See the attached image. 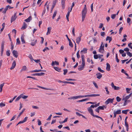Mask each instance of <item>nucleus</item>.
<instances>
[{"label": "nucleus", "instance_id": "bf43d9fd", "mask_svg": "<svg viewBox=\"0 0 132 132\" xmlns=\"http://www.w3.org/2000/svg\"><path fill=\"white\" fill-rule=\"evenodd\" d=\"M116 16V14H112L111 15V18H112V19H114L115 18Z\"/></svg>", "mask_w": 132, "mask_h": 132}, {"label": "nucleus", "instance_id": "6e6d98bb", "mask_svg": "<svg viewBox=\"0 0 132 132\" xmlns=\"http://www.w3.org/2000/svg\"><path fill=\"white\" fill-rule=\"evenodd\" d=\"M105 89L106 91L107 92V93H106L107 94H109V92L108 90V88L107 87H105Z\"/></svg>", "mask_w": 132, "mask_h": 132}, {"label": "nucleus", "instance_id": "393cba45", "mask_svg": "<svg viewBox=\"0 0 132 132\" xmlns=\"http://www.w3.org/2000/svg\"><path fill=\"white\" fill-rule=\"evenodd\" d=\"M87 10H83L82 12V15L86 16Z\"/></svg>", "mask_w": 132, "mask_h": 132}, {"label": "nucleus", "instance_id": "473e14b6", "mask_svg": "<svg viewBox=\"0 0 132 132\" xmlns=\"http://www.w3.org/2000/svg\"><path fill=\"white\" fill-rule=\"evenodd\" d=\"M21 41L22 43L23 44V43H25V40H24V37L23 36H22L21 37Z\"/></svg>", "mask_w": 132, "mask_h": 132}, {"label": "nucleus", "instance_id": "de8ad7c7", "mask_svg": "<svg viewBox=\"0 0 132 132\" xmlns=\"http://www.w3.org/2000/svg\"><path fill=\"white\" fill-rule=\"evenodd\" d=\"M6 54L7 56H10V51L8 50L6 52Z\"/></svg>", "mask_w": 132, "mask_h": 132}, {"label": "nucleus", "instance_id": "69168bd1", "mask_svg": "<svg viewBox=\"0 0 132 132\" xmlns=\"http://www.w3.org/2000/svg\"><path fill=\"white\" fill-rule=\"evenodd\" d=\"M119 52L120 54H121L124 53V50H119Z\"/></svg>", "mask_w": 132, "mask_h": 132}, {"label": "nucleus", "instance_id": "4c0bfd02", "mask_svg": "<svg viewBox=\"0 0 132 132\" xmlns=\"http://www.w3.org/2000/svg\"><path fill=\"white\" fill-rule=\"evenodd\" d=\"M127 54L130 57L132 56V53H131L129 52H126Z\"/></svg>", "mask_w": 132, "mask_h": 132}, {"label": "nucleus", "instance_id": "f257e3e1", "mask_svg": "<svg viewBox=\"0 0 132 132\" xmlns=\"http://www.w3.org/2000/svg\"><path fill=\"white\" fill-rule=\"evenodd\" d=\"M99 105L100 103H98L95 105H91L89 107L87 108L88 111L90 114L93 113V110L92 108H94L95 107H96L99 106Z\"/></svg>", "mask_w": 132, "mask_h": 132}, {"label": "nucleus", "instance_id": "7ed1b4c3", "mask_svg": "<svg viewBox=\"0 0 132 132\" xmlns=\"http://www.w3.org/2000/svg\"><path fill=\"white\" fill-rule=\"evenodd\" d=\"M100 96V94H90V95H83L82 96V97H94L97 96Z\"/></svg>", "mask_w": 132, "mask_h": 132}, {"label": "nucleus", "instance_id": "a19ab883", "mask_svg": "<svg viewBox=\"0 0 132 132\" xmlns=\"http://www.w3.org/2000/svg\"><path fill=\"white\" fill-rule=\"evenodd\" d=\"M75 28L74 27H73V28L72 29V33L73 35L74 36H75Z\"/></svg>", "mask_w": 132, "mask_h": 132}, {"label": "nucleus", "instance_id": "4d7b16f0", "mask_svg": "<svg viewBox=\"0 0 132 132\" xmlns=\"http://www.w3.org/2000/svg\"><path fill=\"white\" fill-rule=\"evenodd\" d=\"M131 43H130L128 44V46L129 48L132 49V46H131Z\"/></svg>", "mask_w": 132, "mask_h": 132}, {"label": "nucleus", "instance_id": "c756f323", "mask_svg": "<svg viewBox=\"0 0 132 132\" xmlns=\"http://www.w3.org/2000/svg\"><path fill=\"white\" fill-rule=\"evenodd\" d=\"M68 12L67 13L66 15V17H69V16L70 12L71 11H70V10L69 7L68 8Z\"/></svg>", "mask_w": 132, "mask_h": 132}, {"label": "nucleus", "instance_id": "338daca9", "mask_svg": "<svg viewBox=\"0 0 132 132\" xmlns=\"http://www.w3.org/2000/svg\"><path fill=\"white\" fill-rule=\"evenodd\" d=\"M94 57L95 59H97L98 58V56L97 54L94 55Z\"/></svg>", "mask_w": 132, "mask_h": 132}, {"label": "nucleus", "instance_id": "a18cd8bd", "mask_svg": "<svg viewBox=\"0 0 132 132\" xmlns=\"http://www.w3.org/2000/svg\"><path fill=\"white\" fill-rule=\"evenodd\" d=\"M131 90V88H126V92L127 93H129V91Z\"/></svg>", "mask_w": 132, "mask_h": 132}, {"label": "nucleus", "instance_id": "aec40b11", "mask_svg": "<svg viewBox=\"0 0 132 132\" xmlns=\"http://www.w3.org/2000/svg\"><path fill=\"white\" fill-rule=\"evenodd\" d=\"M32 17L31 16H29L28 18L25 19L24 21L26 22H30V21L32 20Z\"/></svg>", "mask_w": 132, "mask_h": 132}, {"label": "nucleus", "instance_id": "dca6fc26", "mask_svg": "<svg viewBox=\"0 0 132 132\" xmlns=\"http://www.w3.org/2000/svg\"><path fill=\"white\" fill-rule=\"evenodd\" d=\"M106 70L108 71H109L110 70V66L108 63H107L106 64Z\"/></svg>", "mask_w": 132, "mask_h": 132}, {"label": "nucleus", "instance_id": "4be33fe9", "mask_svg": "<svg viewBox=\"0 0 132 132\" xmlns=\"http://www.w3.org/2000/svg\"><path fill=\"white\" fill-rule=\"evenodd\" d=\"M128 95H127L125 97L123 96V98L122 99V100H126V101H127V100L129 99L130 97Z\"/></svg>", "mask_w": 132, "mask_h": 132}, {"label": "nucleus", "instance_id": "4468645a", "mask_svg": "<svg viewBox=\"0 0 132 132\" xmlns=\"http://www.w3.org/2000/svg\"><path fill=\"white\" fill-rule=\"evenodd\" d=\"M37 86L38 87H39V88H40L43 89H45V90H54V89H53L46 88H45V87H41V86Z\"/></svg>", "mask_w": 132, "mask_h": 132}, {"label": "nucleus", "instance_id": "c9c22d12", "mask_svg": "<svg viewBox=\"0 0 132 132\" xmlns=\"http://www.w3.org/2000/svg\"><path fill=\"white\" fill-rule=\"evenodd\" d=\"M20 41L19 38H17L16 39V44L19 45L20 44Z\"/></svg>", "mask_w": 132, "mask_h": 132}, {"label": "nucleus", "instance_id": "2f4dec72", "mask_svg": "<svg viewBox=\"0 0 132 132\" xmlns=\"http://www.w3.org/2000/svg\"><path fill=\"white\" fill-rule=\"evenodd\" d=\"M57 13V11H54V13L53 14V16H52V18L53 19H54V17L56 16V15Z\"/></svg>", "mask_w": 132, "mask_h": 132}, {"label": "nucleus", "instance_id": "5701e85b", "mask_svg": "<svg viewBox=\"0 0 132 132\" xmlns=\"http://www.w3.org/2000/svg\"><path fill=\"white\" fill-rule=\"evenodd\" d=\"M81 38H80V37H78L76 39V42L77 43L79 44L81 41Z\"/></svg>", "mask_w": 132, "mask_h": 132}, {"label": "nucleus", "instance_id": "c85d7f7f", "mask_svg": "<svg viewBox=\"0 0 132 132\" xmlns=\"http://www.w3.org/2000/svg\"><path fill=\"white\" fill-rule=\"evenodd\" d=\"M88 98H85V99H83L82 100H79L78 101H77V102H82L83 101H86L88 100Z\"/></svg>", "mask_w": 132, "mask_h": 132}, {"label": "nucleus", "instance_id": "6ab92c4d", "mask_svg": "<svg viewBox=\"0 0 132 132\" xmlns=\"http://www.w3.org/2000/svg\"><path fill=\"white\" fill-rule=\"evenodd\" d=\"M27 27V24L25 22H24L21 28V29H26Z\"/></svg>", "mask_w": 132, "mask_h": 132}, {"label": "nucleus", "instance_id": "b1692460", "mask_svg": "<svg viewBox=\"0 0 132 132\" xmlns=\"http://www.w3.org/2000/svg\"><path fill=\"white\" fill-rule=\"evenodd\" d=\"M37 43V40H33L31 42V44L32 46H34Z\"/></svg>", "mask_w": 132, "mask_h": 132}, {"label": "nucleus", "instance_id": "bb28decb", "mask_svg": "<svg viewBox=\"0 0 132 132\" xmlns=\"http://www.w3.org/2000/svg\"><path fill=\"white\" fill-rule=\"evenodd\" d=\"M112 40V39L111 37L109 36H107L106 38V41L108 40H109V43H110Z\"/></svg>", "mask_w": 132, "mask_h": 132}, {"label": "nucleus", "instance_id": "f704fd0d", "mask_svg": "<svg viewBox=\"0 0 132 132\" xmlns=\"http://www.w3.org/2000/svg\"><path fill=\"white\" fill-rule=\"evenodd\" d=\"M114 112L117 114H120L121 113V110H117L116 111Z\"/></svg>", "mask_w": 132, "mask_h": 132}, {"label": "nucleus", "instance_id": "a878e982", "mask_svg": "<svg viewBox=\"0 0 132 132\" xmlns=\"http://www.w3.org/2000/svg\"><path fill=\"white\" fill-rule=\"evenodd\" d=\"M4 83H3L0 85V92H1L2 91L3 87L4 86Z\"/></svg>", "mask_w": 132, "mask_h": 132}, {"label": "nucleus", "instance_id": "9b49d317", "mask_svg": "<svg viewBox=\"0 0 132 132\" xmlns=\"http://www.w3.org/2000/svg\"><path fill=\"white\" fill-rule=\"evenodd\" d=\"M59 62L55 61H53L51 63V65L52 66H54L55 65H59Z\"/></svg>", "mask_w": 132, "mask_h": 132}, {"label": "nucleus", "instance_id": "79ce46f5", "mask_svg": "<svg viewBox=\"0 0 132 132\" xmlns=\"http://www.w3.org/2000/svg\"><path fill=\"white\" fill-rule=\"evenodd\" d=\"M114 89L115 90H118L120 89V88L119 87L116 86H115L113 87Z\"/></svg>", "mask_w": 132, "mask_h": 132}, {"label": "nucleus", "instance_id": "72a5a7b5", "mask_svg": "<svg viewBox=\"0 0 132 132\" xmlns=\"http://www.w3.org/2000/svg\"><path fill=\"white\" fill-rule=\"evenodd\" d=\"M65 2H61L62 7L63 9H64L65 7Z\"/></svg>", "mask_w": 132, "mask_h": 132}, {"label": "nucleus", "instance_id": "680f3d73", "mask_svg": "<svg viewBox=\"0 0 132 132\" xmlns=\"http://www.w3.org/2000/svg\"><path fill=\"white\" fill-rule=\"evenodd\" d=\"M124 50L126 52H129V49L128 48H126L124 49Z\"/></svg>", "mask_w": 132, "mask_h": 132}, {"label": "nucleus", "instance_id": "7c9ffc66", "mask_svg": "<svg viewBox=\"0 0 132 132\" xmlns=\"http://www.w3.org/2000/svg\"><path fill=\"white\" fill-rule=\"evenodd\" d=\"M4 43L5 42L4 41H3L2 42L1 46V50H4Z\"/></svg>", "mask_w": 132, "mask_h": 132}, {"label": "nucleus", "instance_id": "a211bd4d", "mask_svg": "<svg viewBox=\"0 0 132 132\" xmlns=\"http://www.w3.org/2000/svg\"><path fill=\"white\" fill-rule=\"evenodd\" d=\"M51 27H49L47 28V31L46 33V35H48L50 34L51 30Z\"/></svg>", "mask_w": 132, "mask_h": 132}, {"label": "nucleus", "instance_id": "5fc2aeb1", "mask_svg": "<svg viewBox=\"0 0 132 132\" xmlns=\"http://www.w3.org/2000/svg\"><path fill=\"white\" fill-rule=\"evenodd\" d=\"M116 59L117 62H119V59H118L117 54H116Z\"/></svg>", "mask_w": 132, "mask_h": 132}, {"label": "nucleus", "instance_id": "09e8293b", "mask_svg": "<svg viewBox=\"0 0 132 132\" xmlns=\"http://www.w3.org/2000/svg\"><path fill=\"white\" fill-rule=\"evenodd\" d=\"M98 70L101 72L103 73L104 72V71L102 70L100 67H98Z\"/></svg>", "mask_w": 132, "mask_h": 132}, {"label": "nucleus", "instance_id": "20e7f679", "mask_svg": "<svg viewBox=\"0 0 132 132\" xmlns=\"http://www.w3.org/2000/svg\"><path fill=\"white\" fill-rule=\"evenodd\" d=\"M114 98H109L105 102V104H106L107 105L109 104V103H112L114 100Z\"/></svg>", "mask_w": 132, "mask_h": 132}, {"label": "nucleus", "instance_id": "c03bdc74", "mask_svg": "<svg viewBox=\"0 0 132 132\" xmlns=\"http://www.w3.org/2000/svg\"><path fill=\"white\" fill-rule=\"evenodd\" d=\"M63 71L64 72L63 74L64 75H65L68 72V70L67 69H64L63 70Z\"/></svg>", "mask_w": 132, "mask_h": 132}, {"label": "nucleus", "instance_id": "ddd939ff", "mask_svg": "<svg viewBox=\"0 0 132 132\" xmlns=\"http://www.w3.org/2000/svg\"><path fill=\"white\" fill-rule=\"evenodd\" d=\"M87 49L86 48H84L83 50L81 51L80 52L81 54L82 55H83V53H87Z\"/></svg>", "mask_w": 132, "mask_h": 132}, {"label": "nucleus", "instance_id": "774afa93", "mask_svg": "<svg viewBox=\"0 0 132 132\" xmlns=\"http://www.w3.org/2000/svg\"><path fill=\"white\" fill-rule=\"evenodd\" d=\"M28 118V117H25L24 119L23 120V122H26Z\"/></svg>", "mask_w": 132, "mask_h": 132}, {"label": "nucleus", "instance_id": "8fccbe9b", "mask_svg": "<svg viewBox=\"0 0 132 132\" xmlns=\"http://www.w3.org/2000/svg\"><path fill=\"white\" fill-rule=\"evenodd\" d=\"M82 61H85V60L84 58V56L83 55H82L81 56Z\"/></svg>", "mask_w": 132, "mask_h": 132}, {"label": "nucleus", "instance_id": "ea45409f", "mask_svg": "<svg viewBox=\"0 0 132 132\" xmlns=\"http://www.w3.org/2000/svg\"><path fill=\"white\" fill-rule=\"evenodd\" d=\"M116 100L118 102H119L121 100V98L117 96L116 97Z\"/></svg>", "mask_w": 132, "mask_h": 132}, {"label": "nucleus", "instance_id": "49530a36", "mask_svg": "<svg viewBox=\"0 0 132 132\" xmlns=\"http://www.w3.org/2000/svg\"><path fill=\"white\" fill-rule=\"evenodd\" d=\"M5 106V104L3 103L2 102L0 103V106L1 108H2Z\"/></svg>", "mask_w": 132, "mask_h": 132}, {"label": "nucleus", "instance_id": "f03ea898", "mask_svg": "<svg viewBox=\"0 0 132 132\" xmlns=\"http://www.w3.org/2000/svg\"><path fill=\"white\" fill-rule=\"evenodd\" d=\"M104 46L103 44V42H101V45L100 48L99 50V51L100 53H103L104 51Z\"/></svg>", "mask_w": 132, "mask_h": 132}, {"label": "nucleus", "instance_id": "412c9836", "mask_svg": "<svg viewBox=\"0 0 132 132\" xmlns=\"http://www.w3.org/2000/svg\"><path fill=\"white\" fill-rule=\"evenodd\" d=\"M84 68V67L82 65H79L78 67V69L79 71H81L82 70H83V69Z\"/></svg>", "mask_w": 132, "mask_h": 132}, {"label": "nucleus", "instance_id": "f3484780", "mask_svg": "<svg viewBox=\"0 0 132 132\" xmlns=\"http://www.w3.org/2000/svg\"><path fill=\"white\" fill-rule=\"evenodd\" d=\"M27 70V68L26 66H23L21 69L20 70V72H22L23 71H26Z\"/></svg>", "mask_w": 132, "mask_h": 132}, {"label": "nucleus", "instance_id": "e433bc0d", "mask_svg": "<svg viewBox=\"0 0 132 132\" xmlns=\"http://www.w3.org/2000/svg\"><path fill=\"white\" fill-rule=\"evenodd\" d=\"M57 1V0H53L52 5L55 6Z\"/></svg>", "mask_w": 132, "mask_h": 132}, {"label": "nucleus", "instance_id": "0eeeda50", "mask_svg": "<svg viewBox=\"0 0 132 132\" xmlns=\"http://www.w3.org/2000/svg\"><path fill=\"white\" fill-rule=\"evenodd\" d=\"M12 53L13 55L16 58H17L18 56V53L16 51L14 50L12 52Z\"/></svg>", "mask_w": 132, "mask_h": 132}, {"label": "nucleus", "instance_id": "423d86ee", "mask_svg": "<svg viewBox=\"0 0 132 132\" xmlns=\"http://www.w3.org/2000/svg\"><path fill=\"white\" fill-rule=\"evenodd\" d=\"M17 13H15L13 16H12L11 19V22L12 23L13 21H14L16 19V18L17 17V16H16Z\"/></svg>", "mask_w": 132, "mask_h": 132}, {"label": "nucleus", "instance_id": "58836bf2", "mask_svg": "<svg viewBox=\"0 0 132 132\" xmlns=\"http://www.w3.org/2000/svg\"><path fill=\"white\" fill-rule=\"evenodd\" d=\"M93 83L95 86V87L96 88L98 89V86L97 84L94 81L93 82Z\"/></svg>", "mask_w": 132, "mask_h": 132}, {"label": "nucleus", "instance_id": "3c124183", "mask_svg": "<svg viewBox=\"0 0 132 132\" xmlns=\"http://www.w3.org/2000/svg\"><path fill=\"white\" fill-rule=\"evenodd\" d=\"M75 5V3L74 2H73L72 3V5L71 7V8L70 10V11H72L73 7Z\"/></svg>", "mask_w": 132, "mask_h": 132}, {"label": "nucleus", "instance_id": "f8f14e48", "mask_svg": "<svg viewBox=\"0 0 132 132\" xmlns=\"http://www.w3.org/2000/svg\"><path fill=\"white\" fill-rule=\"evenodd\" d=\"M96 75L97 76V78L99 79H100L102 77V75L100 72L97 73Z\"/></svg>", "mask_w": 132, "mask_h": 132}, {"label": "nucleus", "instance_id": "13d9d810", "mask_svg": "<svg viewBox=\"0 0 132 132\" xmlns=\"http://www.w3.org/2000/svg\"><path fill=\"white\" fill-rule=\"evenodd\" d=\"M69 45L71 47H73V46L72 44V42H71V40L70 41H69Z\"/></svg>", "mask_w": 132, "mask_h": 132}, {"label": "nucleus", "instance_id": "6e6552de", "mask_svg": "<svg viewBox=\"0 0 132 132\" xmlns=\"http://www.w3.org/2000/svg\"><path fill=\"white\" fill-rule=\"evenodd\" d=\"M16 65V62L15 61H14L12 63V66L11 67L10 69L11 70H12L14 69Z\"/></svg>", "mask_w": 132, "mask_h": 132}, {"label": "nucleus", "instance_id": "0e129e2a", "mask_svg": "<svg viewBox=\"0 0 132 132\" xmlns=\"http://www.w3.org/2000/svg\"><path fill=\"white\" fill-rule=\"evenodd\" d=\"M103 24L102 23H100V24L98 28H101L103 26Z\"/></svg>", "mask_w": 132, "mask_h": 132}, {"label": "nucleus", "instance_id": "e2e57ef3", "mask_svg": "<svg viewBox=\"0 0 132 132\" xmlns=\"http://www.w3.org/2000/svg\"><path fill=\"white\" fill-rule=\"evenodd\" d=\"M49 50V48L47 47H46L43 50V51L44 52H45L46 51Z\"/></svg>", "mask_w": 132, "mask_h": 132}, {"label": "nucleus", "instance_id": "cd10ccee", "mask_svg": "<svg viewBox=\"0 0 132 132\" xmlns=\"http://www.w3.org/2000/svg\"><path fill=\"white\" fill-rule=\"evenodd\" d=\"M53 68L54 69L59 72H60V71L61 70V69L60 68H59L57 67H54Z\"/></svg>", "mask_w": 132, "mask_h": 132}, {"label": "nucleus", "instance_id": "39448f33", "mask_svg": "<svg viewBox=\"0 0 132 132\" xmlns=\"http://www.w3.org/2000/svg\"><path fill=\"white\" fill-rule=\"evenodd\" d=\"M82 97V96H76L71 97L68 98V99H76L80 98Z\"/></svg>", "mask_w": 132, "mask_h": 132}, {"label": "nucleus", "instance_id": "9d476101", "mask_svg": "<svg viewBox=\"0 0 132 132\" xmlns=\"http://www.w3.org/2000/svg\"><path fill=\"white\" fill-rule=\"evenodd\" d=\"M41 71H46L45 70H34L31 71H30V72H38Z\"/></svg>", "mask_w": 132, "mask_h": 132}, {"label": "nucleus", "instance_id": "603ef678", "mask_svg": "<svg viewBox=\"0 0 132 132\" xmlns=\"http://www.w3.org/2000/svg\"><path fill=\"white\" fill-rule=\"evenodd\" d=\"M104 106H99L98 108L99 110H103L104 109Z\"/></svg>", "mask_w": 132, "mask_h": 132}, {"label": "nucleus", "instance_id": "37998d69", "mask_svg": "<svg viewBox=\"0 0 132 132\" xmlns=\"http://www.w3.org/2000/svg\"><path fill=\"white\" fill-rule=\"evenodd\" d=\"M79 50L78 51L77 53V56L78 59H79L80 57V56L79 54Z\"/></svg>", "mask_w": 132, "mask_h": 132}, {"label": "nucleus", "instance_id": "2eb2a0df", "mask_svg": "<svg viewBox=\"0 0 132 132\" xmlns=\"http://www.w3.org/2000/svg\"><path fill=\"white\" fill-rule=\"evenodd\" d=\"M90 114L93 116L94 117H95L96 118H100L102 121H103V119L101 117H100L98 116L94 115V113H93Z\"/></svg>", "mask_w": 132, "mask_h": 132}, {"label": "nucleus", "instance_id": "1a4fd4ad", "mask_svg": "<svg viewBox=\"0 0 132 132\" xmlns=\"http://www.w3.org/2000/svg\"><path fill=\"white\" fill-rule=\"evenodd\" d=\"M45 74V73L43 72H41L39 73H35L31 75L32 76H42Z\"/></svg>", "mask_w": 132, "mask_h": 132}, {"label": "nucleus", "instance_id": "052dcab7", "mask_svg": "<svg viewBox=\"0 0 132 132\" xmlns=\"http://www.w3.org/2000/svg\"><path fill=\"white\" fill-rule=\"evenodd\" d=\"M52 116V114H51L50 115L48 118L46 119L47 120L49 121L51 119V117Z\"/></svg>", "mask_w": 132, "mask_h": 132}, {"label": "nucleus", "instance_id": "864d4df0", "mask_svg": "<svg viewBox=\"0 0 132 132\" xmlns=\"http://www.w3.org/2000/svg\"><path fill=\"white\" fill-rule=\"evenodd\" d=\"M27 78H32L33 79H34V80H37L35 77H31V76H27Z\"/></svg>", "mask_w": 132, "mask_h": 132}]
</instances>
